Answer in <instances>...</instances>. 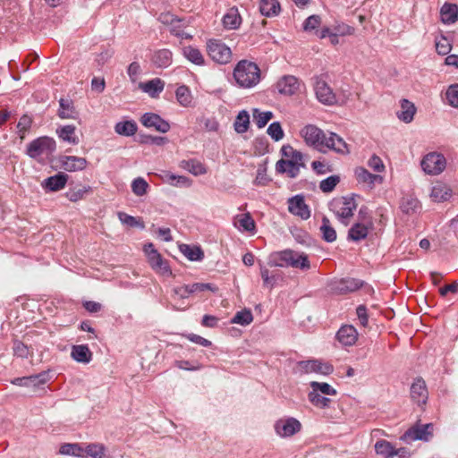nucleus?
Returning a JSON list of instances; mask_svg holds the SVG:
<instances>
[{"label":"nucleus","instance_id":"1","mask_svg":"<svg viewBox=\"0 0 458 458\" xmlns=\"http://www.w3.org/2000/svg\"><path fill=\"white\" fill-rule=\"evenodd\" d=\"M233 76L239 88L251 89L259 83L261 72L257 64L243 59L236 64Z\"/></svg>","mask_w":458,"mask_h":458},{"label":"nucleus","instance_id":"2","mask_svg":"<svg viewBox=\"0 0 458 458\" xmlns=\"http://www.w3.org/2000/svg\"><path fill=\"white\" fill-rule=\"evenodd\" d=\"M267 264L270 267H292L302 270L310 267V260L305 253H299L289 249L272 252L268 256Z\"/></svg>","mask_w":458,"mask_h":458},{"label":"nucleus","instance_id":"3","mask_svg":"<svg viewBox=\"0 0 458 458\" xmlns=\"http://www.w3.org/2000/svg\"><path fill=\"white\" fill-rule=\"evenodd\" d=\"M330 210L338 217L344 225H349L350 218L357 208V203L353 197L343 196L334 199L329 203Z\"/></svg>","mask_w":458,"mask_h":458},{"label":"nucleus","instance_id":"4","mask_svg":"<svg viewBox=\"0 0 458 458\" xmlns=\"http://www.w3.org/2000/svg\"><path fill=\"white\" fill-rule=\"evenodd\" d=\"M208 56L216 64H227L232 60V50L222 40L211 38L207 41Z\"/></svg>","mask_w":458,"mask_h":458},{"label":"nucleus","instance_id":"5","mask_svg":"<svg viewBox=\"0 0 458 458\" xmlns=\"http://www.w3.org/2000/svg\"><path fill=\"white\" fill-rule=\"evenodd\" d=\"M55 148V140L53 138L42 136L33 140L28 144L26 154L30 157L37 159L43 155L53 153Z\"/></svg>","mask_w":458,"mask_h":458},{"label":"nucleus","instance_id":"6","mask_svg":"<svg viewBox=\"0 0 458 458\" xmlns=\"http://www.w3.org/2000/svg\"><path fill=\"white\" fill-rule=\"evenodd\" d=\"M301 136L303 138L307 145L316 148L320 152H325V146H327V135L318 127L309 124L301 130Z\"/></svg>","mask_w":458,"mask_h":458},{"label":"nucleus","instance_id":"7","mask_svg":"<svg viewBox=\"0 0 458 458\" xmlns=\"http://www.w3.org/2000/svg\"><path fill=\"white\" fill-rule=\"evenodd\" d=\"M159 21L169 25V31L172 35L182 39H191L192 35L184 31V28L189 25V21L185 19H179L170 13H161Z\"/></svg>","mask_w":458,"mask_h":458},{"label":"nucleus","instance_id":"8","mask_svg":"<svg viewBox=\"0 0 458 458\" xmlns=\"http://www.w3.org/2000/svg\"><path fill=\"white\" fill-rule=\"evenodd\" d=\"M420 165L426 174L437 175L445 169L446 159L441 153L429 152L423 157Z\"/></svg>","mask_w":458,"mask_h":458},{"label":"nucleus","instance_id":"9","mask_svg":"<svg viewBox=\"0 0 458 458\" xmlns=\"http://www.w3.org/2000/svg\"><path fill=\"white\" fill-rule=\"evenodd\" d=\"M314 91L317 99L326 106H333L338 103L336 95L334 93L333 89L320 77L315 78Z\"/></svg>","mask_w":458,"mask_h":458},{"label":"nucleus","instance_id":"10","mask_svg":"<svg viewBox=\"0 0 458 458\" xmlns=\"http://www.w3.org/2000/svg\"><path fill=\"white\" fill-rule=\"evenodd\" d=\"M297 367L302 373H318L324 376L330 375L334 371V367L328 362L319 360H301Z\"/></svg>","mask_w":458,"mask_h":458},{"label":"nucleus","instance_id":"11","mask_svg":"<svg viewBox=\"0 0 458 458\" xmlns=\"http://www.w3.org/2000/svg\"><path fill=\"white\" fill-rule=\"evenodd\" d=\"M364 282L352 277L335 279L329 284L330 290L337 294H346L360 289Z\"/></svg>","mask_w":458,"mask_h":458},{"label":"nucleus","instance_id":"12","mask_svg":"<svg viewBox=\"0 0 458 458\" xmlns=\"http://www.w3.org/2000/svg\"><path fill=\"white\" fill-rule=\"evenodd\" d=\"M433 435V425L428 424H418L409 428L403 435V438L409 441L423 440L428 441Z\"/></svg>","mask_w":458,"mask_h":458},{"label":"nucleus","instance_id":"13","mask_svg":"<svg viewBox=\"0 0 458 458\" xmlns=\"http://www.w3.org/2000/svg\"><path fill=\"white\" fill-rule=\"evenodd\" d=\"M205 291H211L215 293L217 291V287L208 283H194L192 284L178 286L174 289V293L182 299L188 298L191 294Z\"/></svg>","mask_w":458,"mask_h":458},{"label":"nucleus","instance_id":"14","mask_svg":"<svg viewBox=\"0 0 458 458\" xmlns=\"http://www.w3.org/2000/svg\"><path fill=\"white\" fill-rule=\"evenodd\" d=\"M301 428V422L294 418L281 419L275 423V430L282 437H292Z\"/></svg>","mask_w":458,"mask_h":458},{"label":"nucleus","instance_id":"15","mask_svg":"<svg viewBox=\"0 0 458 458\" xmlns=\"http://www.w3.org/2000/svg\"><path fill=\"white\" fill-rule=\"evenodd\" d=\"M140 123L143 126L154 128L156 131L162 133H165L170 130L169 123L159 114L154 113H145L140 118Z\"/></svg>","mask_w":458,"mask_h":458},{"label":"nucleus","instance_id":"16","mask_svg":"<svg viewBox=\"0 0 458 458\" xmlns=\"http://www.w3.org/2000/svg\"><path fill=\"white\" fill-rule=\"evenodd\" d=\"M148 261L157 274L163 276L172 275L168 260L165 259L157 250H152L151 254H148Z\"/></svg>","mask_w":458,"mask_h":458},{"label":"nucleus","instance_id":"17","mask_svg":"<svg viewBox=\"0 0 458 458\" xmlns=\"http://www.w3.org/2000/svg\"><path fill=\"white\" fill-rule=\"evenodd\" d=\"M288 210L302 219H308L310 216V208L301 195H296L288 199Z\"/></svg>","mask_w":458,"mask_h":458},{"label":"nucleus","instance_id":"18","mask_svg":"<svg viewBox=\"0 0 458 458\" xmlns=\"http://www.w3.org/2000/svg\"><path fill=\"white\" fill-rule=\"evenodd\" d=\"M277 91L285 96H293L300 87L299 80L293 75H284L276 82Z\"/></svg>","mask_w":458,"mask_h":458},{"label":"nucleus","instance_id":"19","mask_svg":"<svg viewBox=\"0 0 458 458\" xmlns=\"http://www.w3.org/2000/svg\"><path fill=\"white\" fill-rule=\"evenodd\" d=\"M411 397L418 405L427 403L428 393L426 383L421 377H417L411 384Z\"/></svg>","mask_w":458,"mask_h":458},{"label":"nucleus","instance_id":"20","mask_svg":"<svg viewBox=\"0 0 458 458\" xmlns=\"http://www.w3.org/2000/svg\"><path fill=\"white\" fill-rule=\"evenodd\" d=\"M48 380V373L47 371L40 372L22 377H15L12 380V384L19 386H38L45 384Z\"/></svg>","mask_w":458,"mask_h":458},{"label":"nucleus","instance_id":"21","mask_svg":"<svg viewBox=\"0 0 458 458\" xmlns=\"http://www.w3.org/2000/svg\"><path fill=\"white\" fill-rule=\"evenodd\" d=\"M336 339L344 346H352L358 339V332L353 326L344 325L337 331Z\"/></svg>","mask_w":458,"mask_h":458},{"label":"nucleus","instance_id":"22","mask_svg":"<svg viewBox=\"0 0 458 458\" xmlns=\"http://www.w3.org/2000/svg\"><path fill=\"white\" fill-rule=\"evenodd\" d=\"M61 166L67 172L82 171L86 168L88 161L84 157L76 156H64L60 158Z\"/></svg>","mask_w":458,"mask_h":458},{"label":"nucleus","instance_id":"23","mask_svg":"<svg viewBox=\"0 0 458 458\" xmlns=\"http://www.w3.org/2000/svg\"><path fill=\"white\" fill-rule=\"evenodd\" d=\"M68 175L64 173L59 172L56 174L45 179L41 186L48 191H58L64 189L66 185Z\"/></svg>","mask_w":458,"mask_h":458},{"label":"nucleus","instance_id":"24","mask_svg":"<svg viewBox=\"0 0 458 458\" xmlns=\"http://www.w3.org/2000/svg\"><path fill=\"white\" fill-rule=\"evenodd\" d=\"M327 146H325V152L327 149H332L339 154H348L349 148L346 142L334 132H329V136L327 137Z\"/></svg>","mask_w":458,"mask_h":458},{"label":"nucleus","instance_id":"25","mask_svg":"<svg viewBox=\"0 0 458 458\" xmlns=\"http://www.w3.org/2000/svg\"><path fill=\"white\" fill-rule=\"evenodd\" d=\"M355 177L360 183H365L372 188L375 183H381L383 177L378 174H373L362 166L357 167L354 171Z\"/></svg>","mask_w":458,"mask_h":458},{"label":"nucleus","instance_id":"26","mask_svg":"<svg viewBox=\"0 0 458 458\" xmlns=\"http://www.w3.org/2000/svg\"><path fill=\"white\" fill-rule=\"evenodd\" d=\"M58 138L71 145H77L80 142L79 137L76 135V127L72 124L60 126L56 129Z\"/></svg>","mask_w":458,"mask_h":458},{"label":"nucleus","instance_id":"27","mask_svg":"<svg viewBox=\"0 0 458 458\" xmlns=\"http://www.w3.org/2000/svg\"><path fill=\"white\" fill-rule=\"evenodd\" d=\"M440 19L445 24H454L458 21V5L445 3L440 9Z\"/></svg>","mask_w":458,"mask_h":458},{"label":"nucleus","instance_id":"28","mask_svg":"<svg viewBox=\"0 0 458 458\" xmlns=\"http://www.w3.org/2000/svg\"><path fill=\"white\" fill-rule=\"evenodd\" d=\"M182 55L191 64L199 66H204L206 60L201 51L193 47L186 46L182 48Z\"/></svg>","mask_w":458,"mask_h":458},{"label":"nucleus","instance_id":"29","mask_svg":"<svg viewBox=\"0 0 458 458\" xmlns=\"http://www.w3.org/2000/svg\"><path fill=\"white\" fill-rule=\"evenodd\" d=\"M71 356L77 362L83 364H88L92 360V352L87 344L73 345Z\"/></svg>","mask_w":458,"mask_h":458},{"label":"nucleus","instance_id":"30","mask_svg":"<svg viewBox=\"0 0 458 458\" xmlns=\"http://www.w3.org/2000/svg\"><path fill=\"white\" fill-rule=\"evenodd\" d=\"M301 164H293L285 159H280L276 164V171L278 174H286L290 178H296L300 174Z\"/></svg>","mask_w":458,"mask_h":458},{"label":"nucleus","instance_id":"31","mask_svg":"<svg viewBox=\"0 0 458 458\" xmlns=\"http://www.w3.org/2000/svg\"><path fill=\"white\" fill-rule=\"evenodd\" d=\"M451 196V188L443 182H437L431 189L430 197L436 202L446 201Z\"/></svg>","mask_w":458,"mask_h":458},{"label":"nucleus","instance_id":"32","mask_svg":"<svg viewBox=\"0 0 458 458\" xmlns=\"http://www.w3.org/2000/svg\"><path fill=\"white\" fill-rule=\"evenodd\" d=\"M57 114L61 119H75L78 114L71 99L61 98Z\"/></svg>","mask_w":458,"mask_h":458},{"label":"nucleus","instance_id":"33","mask_svg":"<svg viewBox=\"0 0 458 458\" xmlns=\"http://www.w3.org/2000/svg\"><path fill=\"white\" fill-rule=\"evenodd\" d=\"M415 113L416 107L414 104L407 99H403L401 101V110L396 114L401 121L409 123L413 120Z\"/></svg>","mask_w":458,"mask_h":458},{"label":"nucleus","instance_id":"34","mask_svg":"<svg viewBox=\"0 0 458 458\" xmlns=\"http://www.w3.org/2000/svg\"><path fill=\"white\" fill-rule=\"evenodd\" d=\"M180 167L195 176L207 174L205 165L197 159L182 160L180 163Z\"/></svg>","mask_w":458,"mask_h":458},{"label":"nucleus","instance_id":"35","mask_svg":"<svg viewBox=\"0 0 458 458\" xmlns=\"http://www.w3.org/2000/svg\"><path fill=\"white\" fill-rule=\"evenodd\" d=\"M280 10V4L277 0H259V11L264 16H276Z\"/></svg>","mask_w":458,"mask_h":458},{"label":"nucleus","instance_id":"36","mask_svg":"<svg viewBox=\"0 0 458 458\" xmlns=\"http://www.w3.org/2000/svg\"><path fill=\"white\" fill-rule=\"evenodd\" d=\"M369 233V226L364 223H355L348 232V239L353 242L364 240Z\"/></svg>","mask_w":458,"mask_h":458},{"label":"nucleus","instance_id":"37","mask_svg":"<svg viewBox=\"0 0 458 458\" xmlns=\"http://www.w3.org/2000/svg\"><path fill=\"white\" fill-rule=\"evenodd\" d=\"M140 87L144 92L154 98L163 91L165 82L161 79L156 78L147 82L140 83Z\"/></svg>","mask_w":458,"mask_h":458},{"label":"nucleus","instance_id":"38","mask_svg":"<svg viewBox=\"0 0 458 458\" xmlns=\"http://www.w3.org/2000/svg\"><path fill=\"white\" fill-rule=\"evenodd\" d=\"M400 208L404 214H416L420 209V201L412 196H405L401 200Z\"/></svg>","mask_w":458,"mask_h":458},{"label":"nucleus","instance_id":"39","mask_svg":"<svg viewBox=\"0 0 458 458\" xmlns=\"http://www.w3.org/2000/svg\"><path fill=\"white\" fill-rule=\"evenodd\" d=\"M173 54L169 49L164 48L157 51L153 55V63L159 68L168 67L172 64Z\"/></svg>","mask_w":458,"mask_h":458},{"label":"nucleus","instance_id":"40","mask_svg":"<svg viewBox=\"0 0 458 458\" xmlns=\"http://www.w3.org/2000/svg\"><path fill=\"white\" fill-rule=\"evenodd\" d=\"M138 125L133 120L119 122L114 126V131L122 136L130 137L136 133Z\"/></svg>","mask_w":458,"mask_h":458},{"label":"nucleus","instance_id":"41","mask_svg":"<svg viewBox=\"0 0 458 458\" xmlns=\"http://www.w3.org/2000/svg\"><path fill=\"white\" fill-rule=\"evenodd\" d=\"M59 454L63 455H72L75 457L85 458L84 448L81 444L65 443L59 448Z\"/></svg>","mask_w":458,"mask_h":458},{"label":"nucleus","instance_id":"42","mask_svg":"<svg viewBox=\"0 0 458 458\" xmlns=\"http://www.w3.org/2000/svg\"><path fill=\"white\" fill-rule=\"evenodd\" d=\"M84 454L86 457L91 456L92 458H109L106 454V446L100 443H91L86 445L84 448Z\"/></svg>","mask_w":458,"mask_h":458},{"label":"nucleus","instance_id":"43","mask_svg":"<svg viewBox=\"0 0 458 458\" xmlns=\"http://www.w3.org/2000/svg\"><path fill=\"white\" fill-rule=\"evenodd\" d=\"M164 181L175 187H191V179L184 175H175L170 172H165Z\"/></svg>","mask_w":458,"mask_h":458},{"label":"nucleus","instance_id":"44","mask_svg":"<svg viewBox=\"0 0 458 458\" xmlns=\"http://www.w3.org/2000/svg\"><path fill=\"white\" fill-rule=\"evenodd\" d=\"M250 126V114L246 110H242L238 113L234 123L233 128L237 133H244L249 130Z\"/></svg>","mask_w":458,"mask_h":458},{"label":"nucleus","instance_id":"45","mask_svg":"<svg viewBox=\"0 0 458 458\" xmlns=\"http://www.w3.org/2000/svg\"><path fill=\"white\" fill-rule=\"evenodd\" d=\"M235 225L245 232H254L256 225L250 213H245L235 217Z\"/></svg>","mask_w":458,"mask_h":458},{"label":"nucleus","instance_id":"46","mask_svg":"<svg viewBox=\"0 0 458 458\" xmlns=\"http://www.w3.org/2000/svg\"><path fill=\"white\" fill-rule=\"evenodd\" d=\"M180 250L183 255L191 261H199L204 258V253L199 247L182 244Z\"/></svg>","mask_w":458,"mask_h":458},{"label":"nucleus","instance_id":"47","mask_svg":"<svg viewBox=\"0 0 458 458\" xmlns=\"http://www.w3.org/2000/svg\"><path fill=\"white\" fill-rule=\"evenodd\" d=\"M175 97L179 104L182 106H190L192 103L191 92L185 85H182L177 88Z\"/></svg>","mask_w":458,"mask_h":458},{"label":"nucleus","instance_id":"48","mask_svg":"<svg viewBox=\"0 0 458 458\" xmlns=\"http://www.w3.org/2000/svg\"><path fill=\"white\" fill-rule=\"evenodd\" d=\"M320 232L322 233L323 240L326 242H333L336 240V232L331 225V223L327 216H323L322 218Z\"/></svg>","mask_w":458,"mask_h":458},{"label":"nucleus","instance_id":"49","mask_svg":"<svg viewBox=\"0 0 458 458\" xmlns=\"http://www.w3.org/2000/svg\"><path fill=\"white\" fill-rule=\"evenodd\" d=\"M223 24L226 29L233 30L241 24V16L237 10L231 9L224 17Z\"/></svg>","mask_w":458,"mask_h":458},{"label":"nucleus","instance_id":"50","mask_svg":"<svg viewBox=\"0 0 458 458\" xmlns=\"http://www.w3.org/2000/svg\"><path fill=\"white\" fill-rule=\"evenodd\" d=\"M253 321V315L249 309H243L238 311L231 319L232 324H238L241 326H248Z\"/></svg>","mask_w":458,"mask_h":458},{"label":"nucleus","instance_id":"51","mask_svg":"<svg viewBox=\"0 0 458 458\" xmlns=\"http://www.w3.org/2000/svg\"><path fill=\"white\" fill-rule=\"evenodd\" d=\"M309 401L317 408L324 409L329 406L331 400L319 393L311 391L309 394Z\"/></svg>","mask_w":458,"mask_h":458},{"label":"nucleus","instance_id":"52","mask_svg":"<svg viewBox=\"0 0 458 458\" xmlns=\"http://www.w3.org/2000/svg\"><path fill=\"white\" fill-rule=\"evenodd\" d=\"M271 111L260 112L259 109L253 110V117L258 128H263L273 118Z\"/></svg>","mask_w":458,"mask_h":458},{"label":"nucleus","instance_id":"53","mask_svg":"<svg viewBox=\"0 0 458 458\" xmlns=\"http://www.w3.org/2000/svg\"><path fill=\"white\" fill-rule=\"evenodd\" d=\"M321 24V18L319 15H310L309 16L302 24V29L305 32L310 33L313 32L315 34V31L318 30V27Z\"/></svg>","mask_w":458,"mask_h":458},{"label":"nucleus","instance_id":"54","mask_svg":"<svg viewBox=\"0 0 458 458\" xmlns=\"http://www.w3.org/2000/svg\"><path fill=\"white\" fill-rule=\"evenodd\" d=\"M148 187L147 181L141 177L134 179L131 182V191L138 197L145 195Z\"/></svg>","mask_w":458,"mask_h":458},{"label":"nucleus","instance_id":"55","mask_svg":"<svg viewBox=\"0 0 458 458\" xmlns=\"http://www.w3.org/2000/svg\"><path fill=\"white\" fill-rule=\"evenodd\" d=\"M267 168L265 164L259 165L256 178L253 181L256 186H266L272 181V179L267 176Z\"/></svg>","mask_w":458,"mask_h":458},{"label":"nucleus","instance_id":"56","mask_svg":"<svg viewBox=\"0 0 458 458\" xmlns=\"http://www.w3.org/2000/svg\"><path fill=\"white\" fill-rule=\"evenodd\" d=\"M310 385L312 391H315L317 393L320 392L321 394L326 395H336L337 394L336 390L327 383L311 381Z\"/></svg>","mask_w":458,"mask_h":458},{"label":"nucleus","instance_id":"57","mask_svg":"<svg viewBox=\"0 0 458 458\" xmlns=\"http://www.w3.org/2000/svg\"><path fill=\"white\" fill-rule=\"evenodd\" d=\"M340 182V177L338 175H331L319 183V189L322 192L329 193L333 191L335 186Z\"/></svg>","mask_w":458,"mask_h":458},{"label":"nucleus","instance_id":"58","mask_svg":"<svg viewBox=\"0 0 458 458\" xmlns=\"http://www.w3.org/2000/svg\"><path fill=\"white\" fill-rule=\"evenodd\" d=\"M31 124L32 119L29 115L24 114L20 118L17 128L20 139L21 140H24L26 132L30 131Z\"/></svg>","mask_w":458,"mask_h":458},{"label":"nucleus","instance_id":"59","mask_svg":"<svg viewBox=\"0 0 458 458\" xmlns=\"http://www.w3.org/2000/svg\"><path fill=\"white\" fill-rule=\"evenodd\" d=\"M394 447L391 445L390 442L386 440H378L375 444V451L377 454L384 455L385 458L390 455L394 451Z\"/></svg>","mask_w":458,"mask_h":458},{"label":"nucleus","instance_id":"60","mask_svg":"<svg viewBox=\"0 0 458 458\" xmlns=\"http://www.w3.org/2000/svg\"><path fill=\"white\" fill-rule=\"evenodd\" d=\"M267 132L276 141H279L284 136V132L279 122L272 123L268 126Z\"/></svg>","mask_w":458,"mask_h":458},{"label":"nucleus","instance_id":"61","mask_svg":"<svg viewBox=\"0 0 458 458\" xmlns=\"http://www.w3.org/2000/svg\"><path fill=\"white\" fill-rule=\"evenodd\" d=\"M445 95L449 105L458 107V84L451 85L447 89Z\"/></svg>","mask_w":458,"mask_h":458},{"label":"nucleus","instance_id":"62","mask_svg":"<svg viewBox=\"0 0 458 458\" xmlns=\"http://www.w3.org/2000/svg\"><path fill=\"white\" fill-rule=\"evenodd\" d=\"M436 50L442 55H445L450 52L451 44L445 37L441 36L440 39L436 40Z\"/></svg>","mask_w":458,"mask_h":458},{"label":"nucleus","instance_id":"63","mask_svg":"<svg viewBox=\"0 0 458 458\" xmlns=\"http://www.w3.org/2000/svg\"><path fill=\"white\" fill-rule=\"evenodd\" d=\"M13 353L20 358H27L29 355V348L26 344L19 340H15L13 345Z\"/></svg>","mask_w":458,"mask_h":458},{"label":"nucleus","instance_id":"64","mask_svg":"<svg viewBox=\"0 0 458 458\" xmlns=\"http://www.w3.org/2000/svg\"><path fill=\"white\" fill-rule=\"evenodd\" d=\"M118 217L123 224L127 225L131 227H136L140 225L136 217L130 216L124 212H119Z\"/></svg>","mask_w":458,"mask_h":458}]
</instances>
